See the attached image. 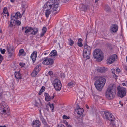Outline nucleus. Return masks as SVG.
Listing matches in <instances>:
<instances>
[{
  "label": "nucleus",
  "instance_id": "1",
  "mask_svg": "<svg viewBox=\"0 0 127 127\" xmlns=\"http://www.w3.org/2000/svg\"><path fill=\"white\" fill-rule=\"evenodd\" d=\"M105 82V78L101 77H99L95 83V85L96 89L99 91H101L104 86Z\"/></svg>",
  "mask_w": 127,
  "mask_h": 127
},
{
  "label": "nucleus",
  "instance_id": "2",
  "mask_svg": "<svg viewBox=\"0 0 127 127\" xmlns=\"http://www.w3.org/2000/svg\"><path fill=\"white\" fill-rule=\"evenodd\" d=\"M94 57L96 59L97 61L100 62L103 59V54L102 51L99 49H95L93 52Z\"/></svg>",
  "mask_w": 127,
  "mask_h": 127
},
{
  "label": "nucleus",
  "instance_id": "3",
  "mask_svg": "<svg viewBox=\"0 0 127 127\" xmlns=\"http://www.w3.org/2000/svg\"><path fill=\"white\" fill-rule=\"evenodd\" d=\"M84 45L83 56L84 59L86 60L90 58L91 47L86 44H84Z\"/></svg>",
  "mask_w": 127,
  "mask_h": 127
},
{
  "label": "nucleus",
  "instance_id": "4",
  "mask_svg": "<svg viewBox=\"0 0 127 127\" xmlns=\"http://www.w3.org/2000/svg\"><path fill=\"white\" fill-rule=\"evenodd\" d=\"M9 107L7 104L4 101H2L0 104V112L2 114H6Z\"/></svg>",
  "mask_w": 127,
  "mask_h": 127
},
{
  "label": "nucleus",
  "instance_id": "5",
  "mask_svg": "<svg viewBox=\"0 0 127 127\" xmlns=\"http://www.w3.org/2000/svg\"><path fill=\"white\" fill-rule=\"evenodd\" d=\"M54 2L53 4L52 13L55 15L59 12L60 10V5H59V2L57 0H53Z\"/></svg>",
  "mask_w": 127,
  "mask_h": 127
},
{
  "label": "nucleus",
  "instance_id": "6",
  "mask_svg": "<svg viewBox=\"0 0 127 127\" xmlns=\"http://www.w3.org/2000/svg\"><path fill=\"white\" fill-rule=\"evenodd\" d=\"M117 95L119 96L122 98L126 95V90L125 88L119 86L117 87Z\"/></svg>",
  "mask_w": 127,
  "mask_h": 127
},
{
  "label": "nucleus",
  "instance_id": "7",
  "mask_svg": "<svg viewBox=\"0 0 127 127\" xmlns=\"http://www.w3.org/2000/svg\"><path fill=\"white\" fill-rule=\"evenodd\" d=\"M53 85L55 89L57 91H59L61 88L62 86L61 81L57 79L54 80Z\"/></svg>",
  "mask_w": 127,
  "mask_h": 127
},
{
  "label": "nucleus",
  "instance_id": "8",
  "mask_svg": "<svg viewBox=\"0 0 127 127\" xmlns=\"http://www.w3.org/2000/svg\"><path fill=\"white\" fill-rule=\"evenodd\" d=\"M53 0L48 1L44 5L43 8L44 10H52L51 8L53 7V4L54 1Z\"/></svg>",
  "mask_w": 127,
  "mask_h": 127
},
{
  "label": "nucleus",
  "instance_id": "9",
  "mask_svg": "<svg viewBox=\"0 0 127 127\" xmlns=\"http://www.w3.org/2000/svg\"><path fill=\"white\" fill-rule=\"evenodd\" d=\"M115 92L107 90L105 93L106 97L108 99H113L115 97Z\"/></svg>",
  "mask_w": 127,
  "mask_h": 127
},
{
  "label": "nucleus",
  "instance_id": "10",
  "mask_svg": "<svg viewBox=\"0 0 127 127\" xmlns=\"http://www.w3.org/2000/svg\"><path fill=\"white\" fill-rule=\"evenodd\" d=\"M104 114L106 119L111 121V122L115 120L114 116L111 114V113L108 111L104 112Z\"/></svg>",
  "mask_w": 127,
  "mask_h": 127
},
{
  "label": "nucleus",
  "instance_id": "11",
  "mask_svg": "<svg viewBox=\"0 0 127 127\" xmlns=\"http://www.w3.org/2000/svg\"><path fill=\"white\" fill-rule=\"evenodd\" d=\"M54 61L52 58H49L48 57L44 58L42 64L45 65H52L53 64Z\"/></svg>",
  "mask_w": 127,
  "mask_h": 127
},
{
  "label": "nucleus",
  "instance_id": "12",
  "mask_svg": "<svg viewBox=\"0 0 127 127\" xmlns=\"http://www.w3.org/2000/svg\"><path fill=\"white\" fill-rule=\"evenodd\" d=\"M117 56L116 55L114 54L109 57V58L107 60L108 64H110L114 62L117 59Z\"/></svg>",
  "mask_w": 127,
  "mask_h": 127
},
{
  "label": "nucleus",
  "instance_id": "13",
  "mask_svg": "<svg viewBox=\"0 0 127 127\" xmlns=\"http://www.w3.org/2000/svg\"><path fill=\"white\" fill-rule=\"evenodd\" d=\"M118 26L116 24L112 25L110 27V31L112 32H116L118 31Z\"/></svg>",
  "mask_w": 127,
  "mask_h": 127
},
{
  "label": "nucleus",
  "instance_id": "14",
  "mask_svg": "<svg viewBox=\"0 0 127 127\" xmlns=\"http://www.w3.org/2000/svg\"><path fill=\"white\" fill-rule=\"evenodd\" d=\"M116 89V86L114 84H111L108 87L107 90L115 92Z\"/></svg>",
  "mask_w": 127,
  "mask_h": 127
},
{
  "label": "nucleus",
  "instance_id": "15",
  "mask_svg": "<svg viewBox=\"0 0 127 127\" xmlns=\"http://www.w3.org/2000/svg\"><path fill=\"white\" fill-rule=\"evenodd\" d=\"M37 52L36 51H34L31 54V58L32 60V61L34 63L35 61L37 56Z\"/></svg>",
  "mask_w": 127,
  "mask_h": 127
},
{
  "label": "nucleus",
  "instance_id": "16",
  "mask_svg": "<svg viewBox=\"0 0 127 127\" xmlns=\"http://www.w3.org/2000/svg\"><path fill=\"white\" fill-rule=\"evenodd\" d=\"M13 49L11 47H7V51L8 55V57L9 58H11L13 55Z\"/></svg>",
  "mask_w": 127,
  "mask_h": 127
},
{
  "label": "nucleus",
  "instance_id": "17",
  "mask_svg": "<svg viewBox=\"0 0 127 127\" xmlns=\"http://www.w3.org/2000/svg\"><path fill=\"white\" fill-rule=\"evenodd\" d=\"M40 125V123L38 120L33 121L32 123V126L33 127H39Z\"/></svg>",
  "mask_w": 127,
  "mask_h": 127
},
{
  "label": "nucleus",
  "instance_id": "18",
  "mask_svg": "<svg viewBox=\"0 0 127 127\" xmlns=\"http://www.w3.org/2000/svg\"><path fill=\"white\" fill-rule=\"evenodd\" d=\"M21 15L20 13L19 12L16 13L15 15L11 16V19H17L18 18H21Z\"/></svg>",
  "mask_w": 127,
  "mask_h": 127
},
{
  "label": "nucleus",
  "instance_id": "19",
  "mask_svg": "<svg viewBox=\"0 0 127 127\" xmlns=\"http://www.w3.org/2000/svg\"><path fill=\"white\" fill-rule=\"evenodd\" d=\"M75 111L77 113V114L78 115L80 116L83 113L84 110L82 108H79L75 110Z\"/></svg>",
  "mask_w": 127,
  "mask_h": 127
},
{
  "label": "nucleus",
  "instance_id": "20",
  "mask_svg": "<svg viewBox=\"0 0 127 127\" xmlns=\"http://www.w3.org/2000/svg\"><path fill=\"white\" fill-rule=\"evenodd\" d=\"M98 71L100 73H104L107 70V68L105 67H100L97 69Z\"/></svg>",
  "mask_w": 127,
  "mask_h": 127
},
{
  "label": "nucleus",
  "instance_id": "21",
  "mask_svg": "<svg viewBox=\"0 0 127 127\" xmlns=\"http://www.w3.org/2000/svg\"><path fill=\"white\" fill-rule=\"evenodd\" d=\"M44 95L45 96V100L46 101H49L51 100V97L48 94L45 93Z\"/></svg>",
  "mask_w": 127,
  "mask_h": 127
},
{
  "label": "nucleus",
  "instance_id": "22",
  "mask_svg": "<svg viewBox=\"0 0 127 127\" xmlns=\"http://www.w3.org/2000/svg\"><path fill=\"white\" fill-rule=\"evenodd\" d=\"M2 14V15H3L4 16H5L6 14H7V16L8 17L9 16V14L6 8L5 7L4 8L3 10V12Z\"/></svg>",
  "mask_w": 127,
  "mask_h": 127
},
{
  "label": "nucleus",
  "instance_id": "23",
  "mask_svg": "<svg viewBox=\"0 0 127 127\" xmlns=\"http://www.w3.org/2000/svg\"><path fill=\"white\" fill-rule=\"evenodd\" d=\"M25 29L26 30L25 32V33L26 34H27L29 32H31L32 30V28L31 27H25Z\"/></svg>",
  "mask_w": 127,
  "mask_h": 127
},
{
  "label": "nucleus",
  "instance_id": "24",
  "mask_svg": "<svg viewBox=\"0 0 127 127\" xmlns=\"http://www.w3.org/2000/svg\"><path fill=\"white\" fill-rule=\"evenodd\" d=\"M57 55V53L56 50H54L50 53L49 55L51 57L56 56Z\"/></svg>",
  "mask_w": 127,
  "mask_h": 127
},
{
  "label": "nucleus",
  "instance_id": "25",
  "mask_svg": "<svg viewBox=\"0 0 127 127\" xmlns=\"http://www.w3.org/2000/svg\"><path fill=\"white\" fill-rule=\"evenodd\" d=\"M15 77L16 79H21V74L19 72H15Z\"/></svg>",
  "mask_w": 127,
  "mask_h": 127
},
{
  "label": "nucleus",
  "instance_id": "26",
  "mask_svg": "<svg viewBox=\"0 0 127 127\" xmlns=\"http://www.w3.org/2000/svg\"><path fill=\"white\" fill-rule=\"evenodd\" d=\"M45 11V15L46 17L48 18L49 16V15L51 13L52 10H44Z\"/></svg>",
  "mask_w": 127,
  "mask_h": 127
},
{
  "label": "nucleus",
  "instance_id": "27",
  "mask_svg": "<svg viewBox=\"0 0 127 127\" xmlns=\"http://www.w3.org/2000/svg\"><path fill=\"white\" fill-rule=\"evenodd\" d=\"M32 32L31 34L34 35H35L37 32V29L36 28H32Z\"/></svg>",
  "mask_w": 127,
  "mask_h": 127
},
{
  "label": "nucleus",
  "instance_id": "28",
  "mask_svg": "<svg viewBox=\"0 0 127 127\" xmlns=\"http://www.w3.org/2000/svg\"><path fill=\"white\" fill-rule=\"evenodd\" d=\"M41 68V65L40 64L37 65L35 67L34 70L35 71H36L37 72H39Z\"/></svg>",
  "mask_w": 127,
  "mask_h": 127
},
{
  "label": "nucleus",
  "instance_id": "29",
  "mask_svg": "<svg viewBox=\"0 0 127 127\" xmlns=\"http://www.w3.org/2000/svg\"><path fill=\"white\" fill-rule=\"evenodd\" d=\"M15 25L14 19H11L9 26L11 27H12L13 26H14Z\"/></svg>",
  "mask_w": 127,
  "mask_h": 127
},
{
  "label": "nucleus",
  "instance_id": "30",
  "mask_svg": "<svg viewBox=\"0 0 127 127\" xmlns=\"http://www.w3.org/2000/svg\"><path fill=\"white\" fill-rule=\"evenodd\" d=\"M82 40L81 39H79L77 43L78 45L80 47H82L83 46V44L82 43Z\"/></svg>",
  "mask_w": 127,
  "mask_h": 127
},
{
  "label": "nucleus",
  "instance_id": "31",
  "mask_svg": "<svg viewBox=\"0 0 127 127\" xmlns=\"http://www.w3.org/2000/svg\"><path fill=\"white\" fill-rule=\"evenodd\" d=\"M75 84V82L74 81H72L69 83L68 84V85L69 87H72L74 86Z\"/></svg>",
  "mask_w": 127,
  "mask_h": 127
},
{
  "label": "nucleus",
  "instance_id": "32",
  "mask_svg": "<svg viewBox=\"0 0 127 127\" xmlns=\"http://www.w3.org/2000/svg\"><path fill=\"white\" fill-rule=\"evenodd\" d=\"M87 8L86 5L83 4H81L80 7V8L82 9V10L85 11L87 9Z\"/></svg>",
  "mask_w": 127,
  "mask_h": 127
},
{
  "label": "nucleus",
  "instance_id": "33",
  "mask_svg": "<svg viewBox=\"0 0 127 127\" xmlns=\"http://www.w3.org/2000/svg\"><path fill=\"white\" fill-rule=\"evenodd\" d=\"M115 69L114 68L112 69L111 70V72L113 74V76L114 78L116 77L115 79L117 78V76L114 73Z\"/></svg>",
  "mask_w": 127,
  "mask_h": 127
},
{
  "label": "nucleus",
  "instance_id": "34",
  "mask_svg": "<svg viewBox=\"0 0 127 127\" xmlns=\"http://www.w3.org/2000/svg\"><path fill=\"white\" fill-rule=\"evenodd\" d=\"M68 41L69 44L70 46H72L73 44L74 43V41L72 40L71 38H70L69 39Z\"/></svg>",
  "mask_w": 127,
  "mask_h": 127
},
{
  "label": "nucleus",
  "instance_id": "35",
  "mask_svg": "<svg viewBox=\"0 0 127 127\" xmlns=\"http://www.w3.org/2000/svg\"><path fill=\"white\" fill-rule=\"evenodd\" d=\"M38 72H37L36 71H35L34 70L32 72V74L33 76H35L37 74Z\"/></svg>",
  "mask_w": 127,
  "mask_h": 127
},
{
  "label": "nucleus",
  "instance_id": "36",
  "mask_svg": "<svg viewBox=\"0 0 127 127\" xmlns=\"http://www.w3.org/2000/svg\"><path fill=\"white\" fill-rule=\"evenodd\" d=\"M15 24H17L18 25H20L21 24V22L19 20H16L14 19Z\"/></svg>",
  "mask_w": 127,
  "mask_h": 127
},
{
  "label": "nucleus",
  "instance_id": "37",
  "mask_svg": "<svg viewBox=\"0 0 127 127\" xmlns=\"http://www.w3.org/2000/svg\"><path fill=\"white\" fill-rule=\"evenodd\" d=\"M24 50L23 49H20L19 51V55L20 56V55H22L24 52Z\"/></svg>",
  "mask_w": 127,
  "mask_h": 127
},
{
  "label": "nucleus",
  "instance_id": "38",
  "mask_svg": "<svg viewBox=\"0 0 127 127\" xmlns=\"http://www.w3.org/2000/svg\"><path fill=\"white\" fill-rule=\"evenodd\" d=\"M48 105H49L50 108L52 110H53L54 109L53 105V104H51L50 102L48 103Z\"/></svg>",
  "mask_w": 127,
  "mask_h": 127
},
{
  "label": "nucleus",
  "instance_id": "39",
  "mask_svg": "<svg viewBox=\"0 0 127 127\" xmlns=\"http://www.w3.org/2000/svg\"><path fill=\"white\" fill-rule=\"evenodd\" d=\"M105 10L107 12H109L110 11V9L109 6H106L105 7Z\"/></svg>",
  "mask_w": 127,
  "mask_h": 127
},
{
  "label": "nucleus",
  "instance_id": "40",
  "mask_svg": "<svg viewBox=\"0 0 127 127\" xmlns=\"http://www.w3.org/2000/svg\"><path fill=\"white\" fill-rule=\"evenodd\" d=\"M0 51L2 54H4L5 51V49H2L1 48H0Z\"/></svg>",
  "mask_w": 127,
  "mask_h": 127
},
{
  "label": "nucleus",
  "instance_id": "41",
  "mask_svg": "<svg viewBox=\"0 0 127 127\" xmlns=\"http://www.w3.org/2000/svg\"><path fill=\"white\" fill-rule=\"evenodd\" d=\"M46 31V27H44L42 30V32L45 33Z\"/></svg>",
  "mask_w": 127,
  "mask_h": 127
},
{
  "label": "nucleus",
  "instance_id": "42",
  "mask_svg": "<svg viewBox=\"0 0 127 127\" xmlns=\"http://www.w3.org/2000/svg\"><path fill=\"white\" fill-rule=\"evenodd\" d=\"M63 118L64 119H69V117H67L65 115H64L63 116Z\"/></svg>",
  "mask_w": 127,
  "mask_h": 127
},
{
  "label": "nucleus",
  "instance_id": "43",
  "mask_svg": "<svg viewBox=\"0 0 127 127\" xmlns=\"http://www.w3.org/2000/svg\"><path fill=\"white\" fill-rule=\"evenodd\" d=\"M114 121L112 122H110V124L111 126H112L113 127H116V126H115V125L114 123H113Z\"/></svg>",
  "mask_w": 127,
  "mask_h": 127
},
{
  "label": "nucleus",
  "instance_id": "44",
  "mask_svg": "<svg viewBox=\"0 0 127 127\" xmlns=\"http://www.w3.org/2000/svg\"><path fill=\"white\" fill-rule=\"evenodd\" d=\"M44 91V90H42V89H41L38 93V95H41V93L43 92Z\"/></svg>",
  "mask_w": 127,
  "mask_h": 127
},
{
  "label": "nucleus",
  "instance_id": "45",
  "mask_svg": "<svg viewBox=\"0 0 127 127\" xmlns=\"http://www.w3.org/2000/svg\"><path fill=\"white\" fill-rule=\"evenodd\" d=\"M95 98V100L96 101H97L98 100V99L99 98V97L97 95H95L94 96Z\"/></svg>",
  "mask_w": 127,
  "mask_h": 127
},
{
  "label": "nucleus",
  "instance_id": "46",
  "mask_svg": "<svg viewBox=\"0 0 127 127\" xmlns=\"http://www.w3.org/2000/svg\"><path fill=\"white\" fill-rule=\"evenodd\" d=\"M25 63H19V65L22 67H23L25 65Z\"/></svg>",
  "mask_w": 127,
  "mask_h": 127
},
{
  "label": "nucleus",
  "instance_id": "47",
  "mask_svg": "<svg viewBox=\"0 0 127 127\" xmlns=\"http://www.w3.org/2000/svg\"><path fill=\"white\" fill-rule=\"evenodd\" d=\"M3 60V58L2 56L0 54V64L2 62V60Z\"/></svg>",
  "mask_w": 127,
  "mask_h": 127
},
{
  "label": "nucleus",
  "instance_id": "48",
  "mask_svg": "<svg viewBox=\"0 0 127 127\" xmlns=\"http://www.w3.org/2000/svg\"><path fill=\"white\" fill-rule=\"evenodd\" d=\"M48 74L49 75H51L53 74V72L51 71H50L48 72Z\"/></svg>",
  "mask_w": 127,
  "mask_h": 127
},
{
  "label": "nucleus",
  "instance_id": "49",
  "mask_svg": "<svg viewBox=\"0 0 127 127\" xmlns=\"http://www.w3.org/2000/svg\"><path fill=\"white\" fill-rule=\"evenodd\" d=\"M116 71L118 73H119L121 71L120 70L119 68L117 69L116 70Z\"/></svg>",
  "mask_w": 127,
  "mask_h": 127
},
{
  "label": "nucleus",
  "instance_id": "50",
  "mask_svg": "<svg viewBox=\"0 0 127 127\" xmlns=\"http://www.w3.org/2000/svg\"><path fill=\"white\" fill-rule=\"evenodd\" d=\"M45 33L42 32V33L40 34V36L41 37H42L44 35Z\"/></svg>",
  "mask_w": 127,
  "mask_h": 127
},
{
  "label": "nucleus",
  "instance_id": "51",
  "mask_svg": "<svg viewBox=\"0 0 127 127\" xmlns=\"http://www.w3.org/2000/svg\"><path fill=\"white\" fill-rule=\"evenodd\" d=\"M119 104H120V105H121V106H123V103H122V102H121V101H120L119 102Z\"/></svg>",
  "mask_w": 127,
  "mask_h": 127
},
{
  "label": "nucleus",
  "instance_id": "52",
  "mask_svg": "<svg viewBox=\"0 0 127 127\" xmlns=\"http://www.w3.org/2000/svg\"><path fill=\"white\" fill-rule=\"evenodd\" d=\"M55 93H54L53 94V96H52L51 97V99H53L54 97V95H55Z\"/></svg>",
  "mask_w": 127,
  "mask_h": 127
},
{
  "label": "nucleus",
  "instance_id": "53",
  "mask_svg": "<svg viewBox=\"0 0 127 127\" xmlns=\"http://www.w3.org/2000/svg\"><path fill=\"white\" fill-rule=\"evenodd\" d=\"M58 127H64V126L63 125H61V126H58Z\"/></svg>",
  "mask_w": 127,
  "mask_h": 127
},
{
  "label": "nucleus",
  "instance_id": "54",
  "mask_svg": "<svg viewBox=\"0 0 127 127\" xmlns=\"http://www.w3.org/2000/svg\"><path fill=\"white\" fill-rule=\"evenodd\" d=\"M122 84V85H123V86H126V84L125 83H123Z\"/></svg>",
  "mask_w": 127,
  "mask_h": 127
},
{
  "label": "nucleus",
  "instance_id": "55",
  "mask_svg": "<svg viewBox=\"0 0 127 127\" xmlns=\"http://www.w3.org/2000/svg\"><path fill=\"white\" fill-rule=\"evenodd\" d=\"M45 87L44 86H42L41 88V89H42V90H44Z\"/></svg>",
  "mask_w": 127,
  "mask_h": 127
},
{
  "label": "nucleus",
  "instance_id": "56",
  "mask_svg": "<svg viewBox=\"0 0 127 127\" xmlns=\"http://www.w3.org/2000/svg\"><path fill=\"white\" fill-rule=\"evenodd\" d=\"M35 105L37 107L39 105V104L38 103H36L35 104Z\"/></svg>",
  "mask_w": 127,
  "mask_h": 127
},
{
  "label": "nucleus",
  "instance_id": "57",
  "mask_svg": "<svg viewBox=\"0 0 127 127\" xmlns=\"http://www.w3.org/2000/svg\"><path fill=\"white\" fill-rule=\"evenodd\" d=\"M0 127H6V126L5 125L4 126H0Z\"/></svg>",
  "mask_w": 127,
  "mask_h": 127
},
{
  "label": "nucleus",
  "instance_id": "58",
  "mask_svg": "<svg viewBox=\"0 0 127 127\" xmlns=\"http://www.w3.org/2000/svg\"><path fill=\"white\" fill-rule=\"evenodd\" d=\"M10 1L12 3L14 2V0H10Z\"/></svg>",
  "mask_w": 127,
  "mask_h": 127
},
{
  "label": "nucleus",
  "instance_id": "59",
  "mask_svg": "<svg viewBox=\"0 0 127 127\" xmlns=\"http://www.w3.org/2000/svg\"><path fill=\"white\" fill-rule=\"evenodd\" d=\"M67 127H72V126L70 125H68Z\"/></svg>",
  "mask_w": 127,
  "mask_h": 127
},
{
  "label": "nucleus",
  "instance_id": "60",
  "mask_svg": "<svg viewBox=\"0 0 127 127\" xmlns=\"http://www.w3.org/2000/svg\"><path fill=\"white\" fill-rule=\"evenodd\" d=\"M86 107L88 109H89V107L87 105H86Z\"/></svg>",
  "mask_w": 127,
  "mask_h": 127
},
{
  "label": "nucleus",
  "instance_id": "61",
  "mask_svg": "<svg viewBox=\"0 0 127 127\" xmlns=\"http://www.w3.org/2000/svg\"><path fill=\"white\" fill-rule=\"evenodd\" d=\"M25 27H22V30H24V29H25Z\"/></svg>",
  "mask_w": 127,
  "mask_h": 127
},
{
  "label": "nucleus",
  "instance_id": "62",
  "mask_svg": "<svg viewBox=\"0 0 127 127\" xmlns=\"http://www.w3.org/2000/svg\"><path fill=\"white\" fill-rule=\"evenodd\" d=\"M46 107H47V108H46V109L47 110H49V109H48V108H47V106H46Z\"/></svg>",
  "mask_w": 127,
  "mask_h": 127
},
{
  "label": "nucleus",
  "instance_id": "63",
  "mask_svg": "<svg viewBox=\"0 0 127 127\" xmlns=\"http://www.w3.org/2000/svg\"><path fill=\"white\" fill-rule=\"evenodd\" d=\"M98 0H95V2H96L98 1Z\"/></svg>",
  "mask_w": 127,
  "mask_h": 127
},
{
  "label": "nucleus",
  "instance_id": "64",
  "mask_svg": "<svg viewBox=\"0 0 127 127\" xmlns=\"http://www.w3.org/2000/svg\"><path fill=\"white\" fill-rule=\"evenodd\" d=\"M39 111H40V114H41V110H39Z\"/></svg>",
  "mask_w": 127,
  "mask_h": 127
}]
</instances>
